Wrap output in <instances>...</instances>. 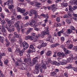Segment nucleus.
Returning <instances> with one entry per match:
<instances>
[{
  "mask_svg": "<svg viewBox=\"0 0 77 77\" xmlns=\"http://www.w3.org/2000/svg\"><path fill=\"white\" fill-rule=\"evenodd\" d=\"M57 56L59 57H63L65 56V54L63 53L58 52L57 53Z\"/></svg>",
  "mask_w": 77,
  "mask_h": 77,
  "instance_id": "obj_20",
  "label": "nucleus"
},
{
  "mask_svg": "<svg viewBox=\"0 0 77 77\" xmlns=\"http://www.w3.org/2000/svg\"><path fill=\"white\" fill-rule=\"evenodd\" d=\"M69 10L70 11H72V7L71 6H69Z\"/></svg>",
  "mask_w": 77,
  "mask_h": 77,
  "instance_id": "obj_64",
  "label": "nucleus"
},
{
  "mask_svg": "<svg viewBox=\"0 0 77 77\" xmlns=\"http://www.w3.org/2000/svg\"><path fill=\"white\" fill-rule=\"evenodd\" d=\"M7 23L8 24H9L8 26L10 28H11V27H13V26L12 24H14V21H12V20H8Z\"/></svg>",
  "mask_w": 77,
  "mask_h": 77,
  "instance_id": "obj_10",
  "label": "nucleus"
},
{
  "mask_svg": "<svg viewBox=\"0 0 77 77\" xmlns=\"http://www.w3.org/2000/svg\"><path fill=\"white\" fill-rule=\"evenodd\" d=\"M42 68L44 69H47V67L46 66V65L44 64L42 66Z\"/></svg>",
  "mask_w": 77,
  "mask_h": 77,
  "instance_id": "obj_33",
  "label": "nucleus"
},
{
  "mask_svg": "<svg viewBox=\"0 0 77 77\" xmlns=\"http://www.w3.org/2000/svg\"><path fill=\"white\" fill-rule=\"evenodd\" d=\"M5 41L6 42V45L7 47L9 46V45H10V42L9 41V40H8V39L7 38H5Z\"/></svg>",
  "mask_w": 77,
  "mask_h": 77,
  "instance_id": "obj_17",
  "label": "nucleus"
},
{
  "mask_svg": "<svg viewBox=\"0 0 77 77\" xmlns=\"http://www.w3.org/2000/svg\"><path fill=\"white\" fill-rule=\"evenodd\" d=\"M27 56L28 60H30V54H29L27 55Z\"/></svg>",
  "mask_w": 77,
  "mask_h": 77,
  "instance_id": "obj_44",
  "label": "nucleus"
},
{
  "mask_svg": "<svg viewBox=\"0 0 77 77\" xmlns=\"http://www.w3.org/2000/svg\"><path fill=\"white\" fill-rule=\"evenodd\" d=\"M0 17L3 19L5 18V15L4 14H2L0 15V21H1L2 20V18Z\"/></svg>",
  "mask_w": 77,
  "mask_h": 77,
  "instance_id": "obj_37",
  "label": "nucleus"
},
{
  "mask_svg": "<svg viewBox=\"0 0 77 77\" xmlns=\"http://www.w3.org/2000/svg\"><path fill=\"white\" fill-rule=\"evenodd\" d=\"M11 20L12 21H13V22H14L15 21V17L13 16H11Z\"/></svg>",
  "mask_w": 77,
  "mask_h": 77,
  "instance_id": "obj_42",
  "label": "nucleus"
},
{
  "mask_svg": "<svg viewBox=\"0 0 77 77\" xmlns=\"http://www.w3.org/2000/svg\"><path fill=\"white\" fill-rule=\"evenodd\" d=\"M39 69H35L34 71V73L35 74H38L39 72Z\"/></svg>",
  "mask_w": 77,
  "mask_h": 77,
  "instance_id": "obj_25",
  "label": "nucleus"
},
{
  "mask_svg": "<svg viewBox=\"0 0 77 77\" xmlns=\"http://www.w3.org/2000/svg\"><path fill=\"white\" fill-rule=\"evenodd\" d=\"M29 16H25L24 17V20H28V19H29Z\"/></svg>",
  "mask_w": 77,
  "mask_h": 77,
  "instance_id": "obj_57",
  "label": "nucleus"
},
{
  "mask_svg": "<svg viewBox=\"0 0 77 77\" xmlns=\"http://www.w3.org/2000/svg\"><path fill=\"white\" fill-rule=\"evenodd\" d=\"M29 48H31V49H32L34 52H35V48H34V47H33V45H31L30 46Z\"/></svg>",
  "mask_w": 77,
  "mask_h": 77,
  "instance_id": "obj_30",
  "label": "nucleus"
},
{
  "mask_svg": "<svg viewBox=\"0 0 77 77\" xmlns=\"http://www.w3.org/2000/svg\"><path fill=\"white\" fill-rule=\"evenodd\" d=\"M52 54V52L51 51H47L46 54L47 56H51V54Z\"/></svg>",
  "mask_w": 77,
  "mask_h": 77,
  "instance_id": "obj_21",
  "label": "nucleus"
},
{
  "mask_svg": "<svg viewBox=\"0 0 77 77\" xmlns=\"http://www.w3.org/2000/svg\"><path fill=\"white\" fill-rule=\"evenodd\" d=\"M25 39L26 40H28L30 39V40H33V37H32L31 36L28 35L25 37Z\"/></svg>",
  "mask_w": 77,
  "mask_h": 77,
  "instance_id": "obj_15",
  "label": "nucleus"
},
{
  "mask_svg": "<svg viewBox=\"0 0 77 77\" xmlns=\"http://www.w3.org/2000/svg\"><path fill=\"white\" fill-rule=\"evenodd\" d=\"M68 73L67 72H65V73H64V75L65 77H68Z\"/></svg>",
  "mask_w": 77,
  "mask_h": 77,
  "instance_id": "obj_38",
  "label": "nucleus"
},
{
  "mask_svg": "<svg viewBox=\"0 0 77 77\" xmlns=\"http://www.w3.org/2000/svg\"><path fill=\"white\" fill-rule=\"evenodd\" d=\"M60 47H61V48H62L63 49L65 48V45H62L60 46Z\"/></svg>",
  "mask_w": 77,
  "mask_h": 77,
  "instance_id": "obj_62",
  "label": "nucleus"
},
{
  "mask_svg": "<svg viewBox=\"0 0 77 77\" xmlns=\"http://www.w3.org/2000/svg\"><path fill=\"white\" fill-rule=\"evenodd\" d=\"M72 47H73V45H72V44L70 45L69 46H68V48L69 49H71Z\"/></svg>",
  "mask_w": 77,
  "mask_h": 77,
  "instance_id": "obj_41",
  "label": "nucleus"
},
{
  "mask_svg": "<svg viewBox=\"0 0 77 77\" xmlns=\"http://www.w3.org/2000/svg\"><path fill=\"white\" fill-rule=\"evenodd\" d=\"M73 69L74 70V71L77 72V68L73 67Z\"/></svg>",
  "mask_w": 77,
  "mask_h": 77,
  "instance_id": "obj_58",
  "label": "nucleus"
},
{
  "mask_svg": "<svg viewBox=\"0 0 77 77\" xmlns=\"http://www.w3.org/2000/svg\"><path fill=\"white\" fill-rule=\"evenodd\" d=\"M22 46L23 48V49L22 50V53L24 52L25 50H26L29 48V44H27V43L26 42H24L22 43Z\"/></svg>",
  "mask_w": 77,
  "mask_h": 77,
  "instance_id": "obj_3",
  "label": "nucleus"
},
{
  "mask_svg": "<svg viewBox=\"0 0 77 77\" xmlns=\"http://www.w3.org/2000/svg\"><path fill=\"white\" fill-rule=\"evenodd\" d=\"M29 25L31 27H38V23H35V20H32L31 22L30 23Z\"/></svg>",
  "mask_w": 77,
  "mask_h": 77,
  "instance_id": "obj_7",
  "label": "nucleus"
},
{
  "mask_svg": "<svg viewBox=\"0 0 77 77\" xmlns=\"http://www.w3.org/2000/svg\"><path fill=\"white\" fill-rule=\"evenodd\" d=\"M27 65L25 63H23V62H22V63H21V64H20V66H26Z\"/></svg>",
  "mask_w": 77,
  "mask_h": 77,
  "instance_id": "obj_35",
  "label": "nucleus"
},
{
  "mask_svg": "<svg viewBox=\"0 0 77 77\" xmlns=\"http://www.w3.org/2000/svg\"><path fill=\"white\" fill-rule=\"evenodd\" d=\"M61 25H62L61 24V23H57V27H60V26H61Z\"/></svg>",
  "mask_w": 77,
  "mask_h": 77,
  "instance_id": "obj_61",
  "label": "nucleus"
},
{
  "mask_svg": "<svg viewBox=\"0 0 77 77\" xmlns=\"http://www.w3.org/2000/svg\"><path fill=\"white\" fill-rule=\"evenodd\" d=\"M61 5L64 6V7H66V6H68V4H67V3L63 2L61 3Z\"/></svg>",
  "mask_w": 77,
  "mask_h": 77,
  "instance_id": "obj_31",
  "label": "nucleus"
},
{
  "mask_svg": "<svg viewBox=\"0 0 77 77\" xmlns=\"http://www.w3.org/2000/svg\"><path fill=\"white\" fill-rule=\"evenodd\" d=\"M56 74V73L54 71L52 72L51 73V76H52V77H54L55 76V75Z\"/></svg>",
  "mask_w": 77,
  "mask_h": 77,
  "instance_id": "obj_28",
  "label": "nucleus"
},
{
  "mask_svg": "<svg viewBox=\"0 0 77 77\" xmlns=\"http://www.w3.org/2000/svg\"><path fill=\"white\" fill-rule=\"evenodd\" d=\"M6 28L8 30V32H12L13 31H14L15 29L13 27L10 29H9L8 28V27H6Z\"/></svg>",
  "mask_w": 77,
  "mask_h": 77,
  "instance_id": "obj_22",
  "label": "nucleus"
},
{
  "mask_svg": "<svg viewBox=\"0 0 77 77\" xmlns=\"http://www.w3.org/2000/svg\"><path fill=\"white\" fill-rule=\"evenodd\" d=\"M13 0H8L6 2H5L4 4V7L5 6V5H8V6H9L10 5L12 4V2Z\"/></svg>",
  "mask_w": 77,
  "mask_h": 77,
  "instance_id": "obj_9",
  "label": "nucleus"
},
{
  "mask_svg": "<svg viewBox=\"0 0 77 77\" xmlns=\"http://www.w3.org/2000/svg\"><path fill=\"white\" fill-rule=\"evenodd\" d=\"M15 26L16 27H19V23H18V22H17L15 24Z\"/></svg>",
  "mask_w": 77,
  "mask_h": 77,
  "instance_id": "obj_47",
  "label": "nucleus"
},
{
  "mask_svg": "<svg viewBox=\"0 0 77 77\" xmlns=\"http://www.w3.org/2000/svg\"><path fill=\"white\" fill-rule=\"evenodd\" d=\"M67 32L68 34H70L72 32V31L70 29H68Z\"/></svg>",
  "mask_w": 77,
  "mask_h": 77,
  "instance_id": "obj_36",
  "label": "nucleus"
},
{
  "mask_svg": "<svg viewBox=\"0 0 77 77\" xmlns=\"http://www.w3.org/2000/svg\"><path fill=\"white\" fill-rule=\"evenodd\" d=\"M20 69H22V70L25 71V70H26V69H27V67L21 66H20Z\"/></svg>",
  "mask_w": 77,
  "mask_h": 77,
  "instance_id": "obj_24",
  "label": "nucleus"
},
{
  "mask_svg": "<svg viewBox=\"0 0 77 77\" xmlns=\"http://www.w3.org/2000/svg\"><path fill=\"white\" fill-rule=\"evenodd\" d=\"M4 39V37L0 36V42H1L2 43H3Z\"/></svg>",
  "mask_w": 77,
  "mask_h": 77,
  "instance_id": "obj_26",
  "label": "nucleus"
},
{
  "mask_svg": "<svg viewBox=\"0 0 77 77\" xmlns=\"http://www.w3.org/2000/svg\"><path fill=\"white\" fill-rule=\"evenodd\" d=\"M41 65H38L35 66V68L36 69L37 68V69H39V68H41Z\"/></svg>",
  "mask_w": 77,
  "mask_h": 77,
  "instance_id": "obj_43",
  "label": "nucleus"
},
{
  "mask_svg": "<svg viewBox=\"0 0 77 77\" xmlns=\"http://www.w3.org/2000/svg\"><path fill=\"white\" fill-rule=\"evenodd\" d=\"M48 33H49L48 31H44L41 32L40 35V36H41L42 38H44L45 35H48V37L46 39V40L47 41H49L50 42H51V43H53V40L51 38V35L48 34Z\"/></svg>",
  "mask_w": 77,
  "mask_h": 77,
  "instance_id": "obj_1",
  "label": "nucleus"
},
{
  "mask_svg": "<svg viewBox=\"0 0 77 77\" xmlns=\"http://www.w3.org/2000/svg\"><path fill=\"white\" fill-rule=\"evenodd\" d=\"M66 21L67 23H68V24H69V23H71V19H66Z\"/></svg>",
  "mask_w": 77,
  "mask_h": 77,
  "instance_id": "obj_32",
  "label": "nucleus"
},
{
  "mask_svg": "<svg viewBox=\"0 0 77 77\" xmlns=\"http://www.w3.org/2000/svg\"><path fill=\"white\" fill-rule=\"evenodd\" d=\"M1 23L2 24H5L6 23V22H5V20H2L1 22Z\"/></svg>",
  "mask_w": 77,
  "mask_h": 77,
  "instance_id": "obj_40",
  "label": "nucleus"
},
{
  "mask_svg": "<svg viewBox=\"0 0 77 77\" xmlns=\"http://www.w3.org/2000/svg\"><path fill=\"white\" fill-rule=\"evenodd\" d=\"M17 10L18 12H20V13H22V14H23L26 11V10H23L19 7L17 8Z\"/></svg>",
  "mask_w": 77,
  "mask_h": 77,
  "instance_id": "obj_11",
  "label": "nucleus"
},
{
  "mask_svg": "<svg viewBox=\"0 0 77 77\" xmlns=\"http://www.w3.org/2000/svg\"><path fill=\"white\" fill-rule=\"evenodd\" d=\"M74 50H75L76 51H77V46H75L73 47Z\"/></svg>",
  "mask_w": 77,
  "mask_h": 77,
  "instance_id": "obj_56",
  "label": "nucleus"
},
{
  "mask_svg": "<svg viewBox=\"0 0 77 77\" xmlns=\"http://www.w3.org/2000/svg\"><path fill=\"white\" fill-rule=\"evenodd\" d=\"M28 30L30 32H32V30H33V29L32 28H28Z\"/></svg>",
  "mask_w": 77,
  "mask_h": 77,
  "instance_id": "obj_59",
  "label": "nucleus"
},
{
  "mask_svg": "<svg viewBox=\"0 0 77 77\" xmlns=\"http://www.w3.org/2000/svg\"><path fill=\"white\" fill-rule=\"evenodd\" d=\"M4 64H5V65H8V63H9V60H5L4 61Z\"/></svg>",
  "mask_w": 77,
  "mask_h": 77,
  "instance_id": "obj_34",
  "label": "nucleus"
},
{
  "mask_svg": "<svg viewBox=\"0 0 77 77\" xmlns=\"http://www.w3.org/2000/svg\"><path fill=\"white\" fill-rule=\"evenodd\" d=\"M41 16L45 18L46 19H48L49 18V16L48 14H42L41 15Z\"/></svg>",
  "mask_w": 77,
  "mask_h": 77,
  "instance_id": "obj_18",
  "label": "nucleus"
},
{
  "mask_svg": "<svg viewBox=\"0 0 77 77\" xmlns=\"http://www.w3.org/2000/svg\"><path fill=\"white\" fill-rule=\"evenodd\" d=\"M8 51L9 52H12V50L10 48H8Z\"/></svg>",
  "mask_w": 77,
  "mask_h": 77,
  "instance_id": "obj_54",
  "label": "nucleus"
},
{
  "mask_svg": "<svg viewBox=\"0 0 77 77\" xmlns=\"http://www.w3.org/2000/svg\"><path fill=\"white\" fill-rule=\"evenodd\" d=\"M8 39L9 40L11 41L12 42H14V41H17V39L15 38H14V37H13V34H9L8 35Z\"/></svg>",
  "mask_w": 77,
  "mask_h": 77,
  "instance_id": "obj_6",
  "label": "nucleus"
},
{
  "mask_svg": "<svg viewBox=\"0 0 77 77\" xmlns=\"http://www.w3.org/2000/svg\"><path fill=\"white\" fill-rule=\"evenodd\" d=\"M2 33H3H3H4V32H5V33H6V30L5 29V28H2Z\"/></svg>",
  "mask_w": 77,
  "mask_h": 77,
  "instance_id": "obj_39",
  "label": "nucleus"
},
{
  "mask_svg": "<svg viewBox=\"0 0 77 77\" xmlns=\"http://www.w3.org/2000/svg\"><path fill=\"white\" fill-rule=\"evenodd\" d=\"M21 63H22V61L19 60H18L15 63L16 65V66H20L21 64Z\"/></svg>",
  "mask_w": 77,
  "mask_h": 77,
  "instance_id": "obj_16",
  "label": "nucleus"
},
{
  "mask_svg": "<svg viewBox=\"0 0 77 77\" xmlns=\"http://www.w3.org/2000/svg\"><path fill=\"white\" fill-rule=\"evenodd\" d=\"M67 61L68 62H72V57L69 58L67 59Z\"/></svg>",
  "mask_w": 77,
  "mask_h": 77,
  "instance_id": "obj_27",
  "label": "nucleus"
},
{
  "mask_svg": "<svg viewBox=\"0 0 77 77\" xmlns=\"http://www.w3.org/2000/svg\"><path fill=\"white\" fill-rule=\"evenodd\" d=\"M32 35L35 38V39H34V38H33V39L32 40H33V42H36V41L38 39L39 36H40V34H36L35 33H32Z\"/></svg>",
  "mask_w": 77,
  "mask_h": 77,
  "instance_id": "obj_5",
  "label": "nucleus"
},
{
  "mask_svg": "<svg viewBox=\"0 0 77 77\" xmlns=\"http://www.w3.org/2000/svg\"><path fill=\"white\" fill-rule=\"evenodd\" d=\"M63 62H60V63L61 65H66V60H63Z\"/></svg>",
  "mask_w": 77,
  "mask_h": 77,
  "instance_id": "obj_19",
  "label": "nucleus"
},
{
  "mask_svg": "<svg viewBox=\"0 0 77 77\" xmlns=\"http://www.w3.org/2000/svg\"><path fill=\"white\" fill-rule=\"evenodd\" d=\"M30 13L31 14H34L35 15V18H38V14H37V11L35 10H31L30 11Z\"/></svg>",
  "mask_w": 77,
  "mask_h": 77,
  "instance_id": "obj_8",
  "label": "nucleus"
},
{
  "mask_svg": "<svg viewBox=\"0 0 77 77\" xmlns=\"http://www.w3.org/2000/svg\"><path fill=\"white\" fill-rule=\"evenodd\" d=\"M51 63L52 65H57V66H59L60 64L58 62H57L56 61H51Z\"/></svg>",
  "mask_w": 77,
  "mask_h": 77,
  "instance_id": "obj_12",
  "label": "nucleus"
},
{
  "mask_svg": "<svg viewBox=\"0 0 77 77\" xmlns=\"http://www.w3.org/2000/svg\"><path fill=\"white\" fill-rule=\"evenodd\" d=\"M64 51L66 54H68L69 51L67 49H66L65 48L63 49Z\"/></svg>",
  "mask_w": 77,
  "mask_h": 77,
  "instance_id": "obj_23",
  "label": "nucleus"
},
{
  "mask_svg": "<svg viewBox=\"0 0 77 77\" xmlns=\"http://www.w3.org/2000/svg\"><path fill=\"white\" fill-rule=\"evenodd\" d=\"M29 23H26V24H25L24 25V27H27V26H28L29 24Z\"/></svg>",
  "mask_w": 77,
  "mask_h": 77,
  "instance_id": "obj_60",
  "label": "nucleus"
},
{
  "mask_svg": "<svg viewBox=\"0 0 77 77\" xmlns=\"http://www.w3.org/2000/svg\"><path fill=\"white\" fill-rule=\"evenodd\" d=\"M63 32H65V29H63L62 30L58 32L57 35L58 36H61V33H63Z\"/></svg>",
  "mask_w": 77,
  "mask_h": 77,
  "instance_id": "obj_14",
  "label": "nucleus"
},
{
  "mask_svg": "<svg viewBox=\"0 0 77 77\" xmlns=\"http://www.w3.org/2000/svg\"><path fill=\"white\" fill-rule=\"evenodd\" d=\"M70 29H71V30H74V31H75V29L74 27L73 26H71L70 27Z\"/></svg>",
  "mask_w": 77,
  "mask_h": 77,
  "instance_id": "obj_46",
  "label": "nucleus"
},
{
  "mask_svg": "<svg viewBox=\"0 0 77 77\" xmlns=\"http://www.w3.org/2000/svg\"><path fill=\"white\" fill-rule=\"evenodd\" d=\"M12 7H14V3L13 2V1L12 2V3L10 4V6H9V8L10 9H12Z\"/></svg>",
  "mask_w": 77,
  "mask_h": 77,
  "instance_id": "obj_29",
  "label": "nucleus"
},
{
  "mask_svg": "<svg viewBox=\"0 0 77 77\" xmlns=\"http://www.w3.org/2000/svg\"><path fill=\"white\" fill-rule=\"evenodd\" d=\"M16 50L15 51L16 52L18 55L19 56H22L23 54V52L22 50L21 51H20V46L18 45H16Z\"/></svg>",
  "mask_w": 77,
  "mask_h": 77,
  "instance_id": "obj_2",
  "label": "nucleus"
},
{
  "mask_svg": "<svg viewBox=\"0 0 77 77\" xmlns=\"http://www.w3.org/2000/svg\"><path fill=\"white\" fill-rule=\"evenodd\" d=\"M47 45V43L43 42L42 44V45L40 46H39L38 47V48L39 49H41L42 47H45Z\"/></svg>",
  "mask_w": 77,
  "mask_h": 77,
  "instance_id": "obj_13",
  "label": "nucleus"
},
{
  "mask_svg": "<svg viewBox=\"0 0 77 77\" xmlns=\"http://www.w3.org/2000/svg\"><path fill=\"white\" fill-rule=\"evenodd\" d=\"M32 52L31 50H29L27 51V53H31Z\"/></svg>",
  "mask_w": 77,
  "mask_h": 77,
  "instance_id": "obj_63",
  "label": "nucleus"
},
{
  "mask_svg": "<svg viewBox=\"0 0 77 77\" xmlns=\"http://www.w3.org/2000/svg\"><path fill=\"white\" fill-rule=\"evenodd\" d=\"M66 69H70V68H71V65H69L67 66H66Z\"/></svg>",
  "mask_w": 77,
  "mask_h": 77,
  "instance_id": "obj_53",
  "label": "nucleus"
},
{
  "mask_svg": "<svg viewBox=\"0 0 77 77\" xmlns=\"http://www.w3.org/2000/svg\"><path fill=\"white\" fill-rule=\"evenodd\" d=\"M60 39L62 42H63L64 41H65V38L63 37H61Z\"/></svg>",
  "mask_w": 77,
  "mask_h": 77,
  "instance_id": "obj_50",
  "label": "nucleus"
},
{
  "mask_svg": "<svg viewBox=\"0 0 77 77\" xmlns=\"http://www.w3.org/2000/svg\"><path fill=\"white\" fill-rule=\"evenodd\" d=\"M56 20L57 22H59L60 21V17H57L56 19Z\"/></svg>",
  "mask_w": 77,
  "mask_h": 77,
  "instance_id": "obj_45",
  "label": "nucleus"
},
{
  "mask_svg": "<svg viewBox=\"0 0 77 77\" xmlns=\"http://www.w3.org/2000/svg\"><path fill=\"white\" fill-rule=\"evenodd\" d=\"M5 10L6 12H7V13H9V9L7 8H5Z\"/></svg>",
  "mask_w": 77,
  "mask_h": 77,
  "instance_id": "obj_48",
  "label": "nucleus"
},
{
  "mask_svg": "<svg viewBox=\"0 0 77 77\" xmlns=\"http://www.w3.org/2000/svg\"><path fill=\"white\" fill-rule=\"evenodd\" d=\"M55 72H59V69H55L54 71Z\"/></svg>",
  "mask_w": 77,
  "mask_h": 77,
  "instance_id": "obj_52",
  "label": "nucleus"
},
{
  "mask_svg": "<svg viewBox=\"0 0 77 77\" xmlns=\"http://www.w3.org/2000/svg\"><path fill=\"white\" fill-rule=\"evenodd\" d=\"M64 18H69V16L66 15H65L63 16Z\"/></svg>",
  "mask_w": 77,
  "mask_h": 77,
  "instance_id": "obj_51",
  "label": "nucleus"
},
{
  "mask_svg": "<svg viewBox=\"0 0 77 77\" xmlns=\"http://www.w3.org/2000/svg\"><path fill=\"white\" fill-rule=\"evenodd\" d=\"M14 38H15V39H16V38H19L20 37V35H18L17 34L16 35H14Z\"/></svg>",
  "mask_w": 77,
  "mask_h": 77,
  "instance_id": "obj_49",
  "label": "nucleus"
},
{
  "mask_svg": "<svg viewBox=\"0 0 77 77\" xmlns=\"http://www.w3.org/2000/svg\"><path fill=\"white\" fill-rule=\"evenodd\" d=\"M38 57H35L29 63V66H33L34 65H35L36 62L37 61V60H38Z\"/></svg>",
  "mask_w": 77,
  "mask_h": 77,
  "instance_id": "obj_4",
  "label": "nucleus"
},
{
  "mask_svg": "<svg viewBox=\"0 0 77 77\" xmlns=\"http://www.w3.org/2000/svg\"><path fill=\"white\" fill-rule=\"evenodd\" d=\"M44 51H41L40 52V54L42 56V55H43V54H44Z\"/></svg>",
  "mask_w": 77,
  "mask_h": 77,
  "instance_id": "obj_55",
  "label": "nucleus"
}]
</instances>
